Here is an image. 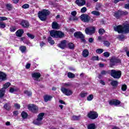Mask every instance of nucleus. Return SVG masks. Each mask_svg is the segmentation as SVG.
Listing matches in <instances>:
<instances>
[{
  "label": "nucleus",
  "instance_id": "nucleus-1",
  "mask_svg": "<svg viewBox=\"0 0 129 129\" xmlns=\"http://www.w3.org/2000/svg\"><path fill=\"white\" fill-rule=\"evenodd\" d=\"M115 32L119 34H127L129 33V24H123V25H118L114 27Z\"/></svg>",
  "mask_w": 129,
  "mask_h": 129
},
{
  "label": "nucleus",
  "instance_id": "nucleus-2",
  "mask_svg": "<svg viewBox=\"0 0 129 129\" xmlns=\"http://www.w3.org/2000/svg\"><path fill=\"white\" fill-rule=\"evenodd\" d=\"M49 14L50 12H49V11L47 10H43L38 12V17L41 21L44 22L46 20V17H47L48 15H49Z\"/></svg>",
  "mask_w": 129,
  "mask_h": 129
},
{
  "label": "nucleus",
  "instance_id": "nucleus-3",
  "mask_svg": "<svg viewBox=\"0 0 129 129\" xmlns=\"http://www.w3.org/2000/svg\"><path fill=\"white\" fill-rule=\"evenodd\" d=\"M50 35L53 38H63L64 33L61 31L52 30L50 32Z\"/></svg>",
  "mask_w": 129,
  "mask_h": 129
},
{
  "label": "nucleus",
  "instance_id": "nucleus-4",
  "mask_svg": "<svg viewBox=\"0 0 129 129\" xmlns=\"http://www.w3.org/2000/svg\"><path fill=\"white\" fill-rule=\"evenodd\" d=\"M28 109L34 114H37L38 111H39V107L35 104L29 105L28 106Z\"/></svg>",
  "mask_w": 129,
  "mask_h": 129
},
{
  "label": "nucleus",
  "instance_id": "nucleus-5",
  "mask_svg": "<svg viewBox=\"0 0 129 129\" xmlns=\"http://www.w3.org/2000/svg\"><path fill=\"white\" fill-rule=\"evenodd\" d=\"M87 117L90 119H96L98 117V113L94 111H90L87 115Z\"/></svg>",
  "mask_w": 129,
  "mask_h": 129
},
{
  "label": "nucleus",
  "instance_id": "nucleus-6",
  "mask_svg": "<svg viewBox=\"0 0 129 129\" xmlns=\"http://www.w3.org/2000/svg\"><path fill=\"white\" fill-rule=\"evenodd\" d=\"M111 76L113 77V78H116V79H118L120 78L121 76V72L119 71H116L115 70H112L111 71Z\"/></svg>",
  "mask_w": 129,
  "mask_h": 129
},
{
  "label": "nucleus",
  "instance_id": "nucleus-7",
  "mask_svg": "<svg viewBox=\"0 0 129 129\" xmlns=\"http://www.w3.org/2000/svg\"><path fill=\"white\" fill-rule=\"evenodd\" d=\"M61 91L63 94L67 95V96H70V95H72L73 94V92L71 90L64 87L61 88Z\"/></svg>",
  "mask_w": 129,
  "mask_h": 129
},
{
  "label": "nucleus",
  "instance_id": "nucleus-8",
  "mask_svg": "<svg viewBox=\"0 0 129 129\" xmlns=\"http://www.w3.org/2000/svg\"><path fill=\"white\" fill-rule=\"evenodd\" d=\"M85 33L87 35H92L95 33V27H91L86 28Z\"/></svg>",
  "mask_w": 129,
  "mask_h": 129
},
{
  "label": "nucleus",
  "instance_id": "nucleus-9",
  "mask_svg": "<svg viewBox=\"0 0 129 129\" xmlns=\"http://www.w3.org/2000/svg\"><path fill=\"white\" fill-rule=\"evenodd\" d=\"M80 19L81 21L84 22L85 23H88L90 21V17L87 14H83L81 16Z\"/></svg>",
  "mask_w": 129,
  "mask_h": 129
},
{
  "label": "nucleus",
  "instance_id": "nucleus-10",
  "mask_svg": "<svg viewBox=\"0 0 129 129\" xmlns=\"http://www.w3.org/2000/svg\"><path fill=\"white\" fill-rule=\"evenodd\" d=\"M109 104L110 105H114L115 106H117V105H119V104H120V101L117 99H113L109 101Z\"/></svg>",
  "mask_w": 129,
  "mask_h": 129
},
{
  "label": "nucleus",
  "instance_id": "nucleus-11",
  "mask_svg": "<svg viewBox=\"0 0 129 129\" xmlns=\"http://www.w3.org/2000/svg\"><path fill=\"white\" fill-rule=\"evenodd\" d=\"M74 36L75 38H77L78 39H82L83 42H85V40L83 39V38H84V36H83L82 33L80 32H76L74 33Z\"/></svg>",
  "mask_w": 129,
  "mask_h": 129
},
{
  "label": "nucleus",
  "instance_id": "nucleus-12",
  "mask_svg": "<svg viewBox=\"0 0 129 129\" xmlns=\"http://www.w3.org/2000/svg\"><path fill=\"white\" fill-rule=\"evenodd\" d=\"M110 62H111V65H113V66L116 65L117 63H119V62H120V60L115 57H112L110 59Z\"/></svg>",
  "mask_w": 129,
  "mask_h": 129
},
{
  "label": "nucleus",
  "instance_id": "nucleus-13",
  "mask_svg": "<svg viewBox=\"0 0 129 129\" xmlns=\"http://www.w3.org/2000/svg\"><path fill=\"white\" fill-rule=\"evenodd\" d=\"M3 107L6 110H7V111H10L12 109V105L10 102H7L4 105Z\"/></svg>",
  "mask_w": 129,
  "mask_h": 129
},
{
  "label": "nucleus",
  "instance_id": "nucleus-14",
  "mask_svg": "<svg viewBox=\"0 0 129 129\" xmlns=\"http://www.w3.org/2000/svg\"><path fill=\"white\" fill-rule=\"evenodd\" d=\"M76 4L79 6V7H82L86 4L85 0H76Z\"/></svg>",
  "mask_w": 129,
  "mask_h": 129
},
{
  "label": "nucleus",
  "instance_id": "nucleus-15",
  "mask_svg": "<svg viewBox=\"0 0 129 129\" xmlns=\"http://www.w3.org/2000/svg\"><path fill=\"white\" fill-rule=\"evenodd\" d=\"M66 45H67V41L66 40H63L58 44V47L61 48V49H64V48H66Z\"/></svg>",
  "mask_w": 129,
  "mask_h": 129
},
{
  "label": "nucleus",
  "instance_id": "nucleus-16",
  "mask_svg": "<svg viewBox=\"0 0 129 129\" xmlns=\"http://www.w3.org/2000/svg\"><path fill=\"white\" fill-rule=\"evenodd\" d=\"M32 76L33 78H35V79H39V78L41 77V74L40 73L35 72L32 74Z\"/></svg>",
  "mask_w": 129,
  "mask_h": 129
},
{
  "label": "nucleus",
  "instance_id": "nucleus-17",
  "mask_svg": "<svg viewBox=\"0 0 129 129\" xmlns=\"http://www.w3.org/2000/svg\"><path fill=\"white\" fill-rule=\"evenodd\" d=\"M52 98H53V97H52V96H50L48 95H45L43 96V99L45 102H48V101H50Z\"/></svg>",
  "mask_w": 129,
  "mask_h": 129
},
{
  "label": "nucleus",
  "instance_id": "nucleus-18",
  "mask_svg": "<svg viewBox=\"0 0 129 129\" xmlns=\"http://www.w3.org/2000/svg\"><path fill=\"white\" fill-rule=\"evenodd\" d=\"M0 80H7V74L0 71Z\"/></svg>",
  "mask_w": 129,
  "mask_h": 129
},
{
  "label": "nucleus",
  "instance_id": "nucleus-19",
  "mask_svg": "<svg viewBox=\"0 0 129 129\" xmlns=\"http://www.w3.org/2000/svg\"><path fill=\"white\" fill-rule=\"evenodd\" d=\"M21 25L22 26V27H23V28H28L29 26H30L29 22L25 20L21 22Z\"/></svg>",
  "mask_w": 129,
  "mask_h": 129
},
{
  "label": "nucleus",
  "instance_id": "nucleus-20",
  "mask_svg": "<svg viewBox=\"0 0 129 129\" xmlns=\"http://www.w3.org/2000/svg\"><path fill=\"white\" fill-rule=\"evenodd\" d=\"M45 115V113L44 112H41L38 115H37V120H43V118L44 117V116Z\"/></svg>",
  "mask_w": 129,
  "mask_h": 129
},
{
  "label": "nucleus",
  "instance_id": "nucleus-21",
  "mask_svg": "<svg viewBox=\"0 0 129 129\" xmlns=\"http://www.w3.org/2000/svg\"><path fill=\"white\" fill-rule=\"evenodd\" d=\"M88 55H89V51L87 49H84L82 52V55L84 58H86L88 57Z\"/></svg>",
  "mask_w": 129,
  "mask_h": 129
},
{
  "label": "nucleus",
  "instance_id": "nucleus-22",
  "mask_svg": "<svg viewBox=\"0 0 129 129\" xmlns=\"http://www.w3.org/2000/svg\"><path fill=\"white\" fill-rule=\"evenodd\" d=\"M21 115L23 119H26V118H27L28 116H29L28 113L26 112L25 111L22 112Z\"/></svg>",
  "mask_w": 129,
  "mask_h": 129
},
{
  "label": "nucleus",
  "instance_id": "nucleus-23",
  "mask_svg": "<svg viewBox=\"0 0 129 129\" xmlns=\"http://www.w3.org/2000/svg\"><path fill=\"white\" fill-rule=\"evenodd\" d=\"M16 34L17 37H22V35L24 34V30L19 29L16 32Z\"/></svg>",
  "mask_w": 129,
  "mask_h": 129
},
{
  "label": "nucleus",
  "instance_id": "nucleus-24",
  "mask_svg": "<svg viewBox=\"0 0 129 129\" xmlns=\"http://www.w3.org/2000/svg\"><path fill=\"white\" fill-rule=\"evenodd\" d=\"M33 123L36 125H41V124H43V122H42V120H39L38 119H36L33 121Z\"/></svg>",
  "mask_w": 129,
  "mask_h": 129
},
{
  "label": "nucleus",
  "instance_id": "nucleus-25",
  "mask_svg": "<svg viewBox=\"0 0 129 129\" xmlns=\"http://www.w3.org/2000/svg\"><path fill=\"white\" fill-rule=\"evenodd\" d=\"M113 15L116 18V19H118V18H119V17H120V16H121V11H119L117 12H115V13H114Z\"/></svg>",
  "mask_w": 129,
  "mask_h": 129
},
{
  "label": "nucleus",
  "instance_id": "nucleus-26",
  "mask_svg": "<svg viewBox=\"0 0 129 129\" xmlns=\"http://www.w3.org/2000/svg\"><path fill=\"white\" fill-rule=\"evenodd\" d=\"M88 129H95L96 128V126L95 125V123H90L87 126Z\"/></svg>",
  "mask_w": 129,
  "mask_h": 129
},
{
  "label": "nucleus",
  "instance_id": "nucleus-27",
  "mask_svg": "<svg viewBox=\"0 0 129 129\" xmlns=\"http://www.w3.org/2000/svg\"><path fill=\"white\" fill-rule=\"evenodd\" d=\"M24 94H26L28 97H31L33 94V93H32V91H28V90H25L24 91Z\"/></svg>",
  "mask_w": 129,
  "mask_h": 129
},
{
  "label": "nucleus",
  "instance_id": "nucleus-28",
  "mask_svg": "<svg viewBox=\"0 0 129 129\" xmlns=\"http://www.w3.org/2000/svg\"><path fill=\"white\" fill-rule=\"evenodd\" d=\"M52 29H56L58 30L59 29V25H58V23L57 22H53L52 24Z\"/></svg>",
  "mask_w": 129,
  "mask_h": 129
},
{
  "label": "nucleus",
  "instance_id": "nucleus-29",
  "mask_svg": "<svg viewBox=\"0 0 129 129\" xmlns=\"http://www.w3.org/2000/svg\"><path fill=\"white\" fill-rule=\"evenodd\" d=\"M20 50L22 53H26L27 51V47L25 46H21L20 47Z\"/></svg>",
  "mask_w": 129,
  "mask_h": 129
},
{
  "label": "nucleus",
  "instance_id": "nucleus-30",
  "mask_svg": "<svg viewBox=\"0 0 129 129\" xmlns=\"http://www.w3.org/2000/svg\"><path fill=\"white\" fill-rule=\"evenodd\" d=\"M81 115H73L72 117V120H80Z\"/></svg>",
  "mask_w": 129,
  "mask_h": 129
},
{
  "label": "nucleus",
  "instance_id": "nucleus-31",
  "mask_svg": "<svg viewBox=\"0 0 129 129\" xmlns=\"http://www.w3.org/2000/svg\"><path fill=\"white\" fill-rule=\"evenodd\" d=\"M112 86H113L115 88L117 87V85H118V82L117 81H112L110 83Z\"/></svg>",
  "mask_w": 129,
  "mask_h": 129
},
{
  "label": "nucleus",
  "instance_id": "nucleus-32",
  "mask_svg": "<svg viewBox=\"0 0 129 129\" xmlns=\"http://www.w3.org/2000/svg\"><path fill=\"white\" fill-rule=\"evenodd\" d=\"M87 94H88V93H87V92L83 93L82 92L80 94V96H81V97H82V98H84V97H86V96H87Z\"/></svg>",
  "mask_w": 129,
  "mask_h": 129
},
{
  "label": "nucleus",
  "instance_id": "nucleus-33",
  "mask_svg": "<svg viewBox=\"0 0 129 129\" xmlns=\"http://www.w3.org/2000/svg\"><path fill=\"white\" fill-rule=\"evenodd\" d=\"M121 89L122 91H126V89H127V86L125 84H123L121 86Z\"/></svg>",
  "mask_w": 129,
  "mask_h": 129
},
{
  "label": "nucleus",
  "instance_id": "nucleus-34",
  "mask_svg": "<svg viewBox=\"0 0 129 129\" xmlns=\"http://www.w3.org/2000/svg\"><path fill=\"white\" fill-rule=\"evenodd\" d=\"M48 43H49L50 45H54V44H55V41H54V40L52 39V38L51 37H49Z\"/></svg>",
  "mask_w": 129,
  "mask_h": 129
},
{
  "label": "nucleus",
  "instance_id": "nucleus-35",
  "mask_svg": "<svg viewBox=\"0 0 129 129\" xmlns=\"http://www.w3.org/2000/svg\"><path fill=\"white\" fill-rule=\"evenodd\" d=\"M17 91H18V89L12 87H11L9 90L10 93H14V92H17Z\"/></svg>",
  "mask_w": 129,
  "mask_h": 129
},
{
  "label": "nucleus",
  "instance_id": "nucleus-36",
  "mask_svg": "<svg viewBox=\"0 0 129 129\" xmlns=\"http://www.w3.org/2000/svg\"><path fill=\"white\" fill-rule=\"evenodd\" d=\"M68 46L69 48V49H74V44L73 43L70 42L68 44Z\"/></svg>",
  "mask_w": 129,
  "mask_h": 129
},
{
  "label": "nucleus",
  "instance_id": "nucleus-37",
  "mask_svg": "<svg viewBox=\"0 0 129 129\" xmlns=\"http://www.w3.org/2000/svg\"><path fill=\"white\" fill-rule=\"evenodd\" d=\"M92 99H93V95H92V94L89 95L87 97V100H88V101H91V100H92Z\"/></svg>",
  "mask_w": 129,
  "mask_h": 129
},
{
  "label": "nucleus",
  "instance_id": "nucleus-38",
  "mask_svg": "<svg viewBox=\"0 0 129 129\" xmlns=\"http://www.w3.org/2000/svg\"><path fill=\"white\" fill-rule=\"evenodd\" d=\"M68 77L69 78H74V77H75V75L70 72L68 74Z\"/></svg>",
  "mask_w": 129,
  "mask_h": 129
},
{
  "label": "nucleus",
  "instance_id": "nucleus-39",
  "mask_svg": "<svg viewBox=\"0 0 129 129\" xmlns=\"http://www.w3.org/2000/svg\"><path fill=\"white\" fill-rule=\"evenodd\" d=\"M103 49L101 48H98L96 50V52L97 54H101V53H103Z\"/></svg>",
  "mask_w": 129,
  "mask_h": 129
},
{
  "label": "nucleus",
  "instance_id": "nucleus-40",
  "mask_svg": "<svg viewBox=\"0 0 129 129\" xmlns=\"http://www.w3.org/2000/svg\"><path fill=\"white\" fill-rule=\"evenodd\" d=\"M91 14L92 15H94L95 16H100V13L99 12L95 11H92L91 12Z\"/></svg>",
  "mask_w": 129,
  "mask_h": 129
},
{
  "label": "nucleus",
  "instance_id": "nucleus-41",
  "mask_svg": "<svg viewBox=\"0 0 129 129\" xmlns=\"http://www.w3.org/2000/svg\"><path fill=\"white\" fill-rule=\"evenodd\" d=\"M0 28L1 29H5L6 28V23L0 22Z\"/></svg>",
  "mask_w": 129,
  "mask_h": 129
},
{
  "label": "nucleus",
  "instance_id": "nucleus-42",
  "mask_svg": "<svg viewBox=\"0 0 129 129\" xmlns=\"http://www.w3.org/2000/svg\"><path fill=\"white\" fill-rule=\"evenodd\" d=\"M11 86V83L10 82H7L4 85V87L7 89V88H9Z\"/></svg>",
  "mask_w": 129,
  "mask_h": 129
},
{
  "label": "nucleus",
  "instance_id": "nucleus-43",
  "mask_svg": "<svg viewBox=\"0 0 129 129\" xmlns=\"http://www.w3.org/2000/svg\"><path fill=\"white\" fill-rule=\"evenodd\" d=\"M8 18L6 17H0V22H4V21H7Z\"/></svg>",
  "mask_w": 129,
  "mask_h": 129
},
{
  "label": "nucleus",
  "instance_id": "nucleus-44",
  "mask_svg": "<svg viewBox=\"0 0 129 129\" xmlns=\"http://www.w3.org/2000/svg\"><path fill=\"white\" fill-rule=\"evenodd\" d=\"M92 60L93 61H98V60H99V58L98 57V56H94L92 57Z\"/></svg>",
  "mask_w": 129,
  "mask_h": 129
},
{
  "label": "nucleus",
  "instance_id": "nucleus-45",
  "mask_svg": "<svg viewBox=\"0 0 129 129\" xmlns=\"http://www.w3.org/2000/svg\"><path fill=\"white\" fill-rule=\"evenodd\" d=\"M6 7L9 11H11V10H12V5L11 4L6 5Z\"/></svg>",
  "mask_w": 129,
  "mask_h": 129
},
{
  "label": "nucleus",
  "instance_id": "nucleus-46",
  "mask_svg": "<svg viewBox=\"0 0 129 129\" xmlns=\"http://www.w3.org/2000/svg\"><path fill=\"white\" fill-rule=\"evenodd\" d=\"M105 31L103 29H100L99 30V33L100 35H103V33H104Z\"/></svg>",
  "mask_w": 129,
  "mask_h": 129
},
{
  "label": "nucleus",
  "instance_id": "nucleus-47",
  "mask_svg": "<svg viewBox=\"0 0 129 129\" xmlns=\"http://www.w3.org/2000/svg\"><path fill=\"white\" fill-rule=\"evenodd\" d=\"M27 35L29 38H30L31 39H34L35 38V36L33 35V34H30V33H27Z\"/></svg>",
  "mask_w": 129,
  "mask_h": 129
},
{
  "label": "nucleus",
  "instance_id": "nucleus-48",
  "mask_svg": "<svg viewBox=\"0 0 129 129\" xmlns=\"http://www.w3.org/2000/svg\"><path fill=\"white\" fill-rule=\"evenodd\" d=\"M103 55H104V57H106V58H108V57H109V52H105L103 53Z\"/></svg>",
  "mask_w": 129,
  "mask_h": 129
},
{
  "label": "nucleus",
  "instance_id": "nucleus-49",
  "mask_svg": "<svg viewBox=\"0 0 129 129\" xmlns=\"http://www.w3.org/2000/svg\"><path fill=\"white\" fill-rule=\"evenodd\" d=\"M14 106H15V107L17 108V109H20V108H21V105L18 103L15 104Z\"/></svg>",
  "mask_w": 129,
  "mask_h": 129
},
{
  "label": "nucleus",
  "instance_id": "nucleus-50",
  "mask_svg": "<svg viewBox=\"0 0 129 129\" xmlns=\"http://www.w3.org/2000/svg\"><path fill=\"white\" fill-rule=\"evenodd\" d=\"M87 11V9L86 7L83 8L81 10V13H85Z\"/></svg>",
  "mask_w": 129,
  "mask_h": 129
},
{
  "label": "nucleus",
  "instance_id": "nucleus-51",
  "mask_svg": "<svg viewBox=\"0 0 129 129\" xmlns=\"http://www.w3.org/2000/svg\"><path fill=\"white\" fill-rule=\"evenodd\" d=\"M30 6L28 4H25L22 6L23 9H29Z\"/></svg>",
  "mask_w": 129,
  "mask_h": 129
},
{
  "label": "nucleus",
  "instance_id": "nucleus-52",
  "mask_svg": "<svg viewBox=\"0 0 129 129\" xmlns=\"http://www.w3.org/2000/svg\"><path fill=\"white\" fill-rule=\"evenodd\" d=\"M104 45H105V46H106V47H108L109 46V45H110V43L108 41H105L104 42Z\"/></svg>",
  "mask_w": 129,
  "mask_h": 129
},
{
  "label": "nucleus",
  "instance_id": "nucleus-53",
  "mask_svg": "<svg viewBox=\"0 0 129 129\" xmlns=\"http://www.w3.org/2000/svg\"><path fill=\"white\" fill-rule=\"evenodd\" d=\"M10 31L11 32H15L16 31V27H14V26H12L10 29Z\"/></svg>",
  "mask_w": 129,
  "mask_h": 129
},
{
  "label": "nucleus",
  "instance_id": "nucleus-54",
  "mask_svg": "<svg viewBox=\"0 0 129 129\" xmlns=\"http://www.w3.org/2000/svg\"><path fill=\"white\" fill-rule=\"evenodd\" d=\"M5 92L0 91V98H3L5 96Z\"/></svg>",
  "mask_w": 129,
  "mask_h": 129
},
{
  "label": "nucleus",
  "instance_id": "nucleus-55",
  "mask_svg": "<svg viewBox=\"0 0 129 129\" xmlns=\"http://www.w3.org/2000/svg\"><path fill=\"white\" fill-rule=\"evenodd\" d=\"M107 74V72L105 71H102L101 72V75H106Z\"/></svg>",
  "mask_w": 129,
  "mask_h": 129
},
{
  "label": "nucleus",
  "instance_id": "nucleus-56",
  "mask_svg": "<svg viewBox=\"0 0 129 129\" xmlns=\"http://www.w3.org/2000/svg\"><path fill=\"white\" fill-rule=\"evenodd\" d=\"M13 114L14 115H15V116H17L19 114V111H13Z\"/></svg>",
  "mask_w": 129,
  "mask_h": 129
},
{
  "label": "nucleus",
  "instance_id": "nucleus-57",
  "mask_svg": "<svg viewBox=\"0 0 129 129\" xmlns=\"http://www.w3.org/2000/svg\"><path fill=\"white\" fill-rule=\"evenodd\" d=\"M77 14V13L76 12V11H73L71 13V15L72 16H73V17H75V16H76V14Z\"/></svg>",
  "mask_w": 129,
  "mask_h": 129
},
{
  "label": "nucleus",
  "instance_id": "nucleus-58",
  "mask_svg": "<svg viewBox=\"0 0 129 129\" xmlns=\"http://www.w3.org/2000/svg\"><path fill=\"white\" fill-rule=\"evenodd\" d=\"M6 88H5V87H4L3 88H2V89L0 90V91L1 92H4L5 93H6Z\"/></svg>",
  "mask_w": 129,
  "mask_h": 129
},
{
  "label": "nucleus",
  "instance_id": "nucleus-59",
  "mask_svg": "<svg viewBox=\"0 0 129 129\" xmlns=\"http://www.w3.org/2000/svg\"><path fill=\"white\" fill-rule=\"evenodd\" d=\"M45 45H46V44L43 42H41L40 43V47H44V46H45Z\"/></svg>",
  "mask_w": 129,
  "mask_h": 129
},
{
  "label": "nucleus",
  "instance_id": "nucleus-60",
  "mask_svg": "<svg viewBox=\"0 0 129 129\" xmlns=\"http://www.w3.org/2000/svg\"><path fill=\"white\" fill-rule=\"evenodd\" d=\"M30 67H31V64L27 63L26 66V69H29Z\"/></svg>",
  "mask_w": 129,
  "mask_h": 129
},
{
  "label": "nucleus",
  "instance_id": "nucleus-61",
  "mask_svg": "<svg viewBox=\"0 0 129 129\" xmlns=\"http://www.w3.org/2000/svg\"><path fill=\"white\" fill-rule=\"evenodd\" d=\"M71 20H73V21H77L78 18L75 16H74L73 18H71Z\"/></svg>",
  "mask_w": 129,
  "mask_h": 129
},
{
  "label": "nucleus",
  "instance_id": "nucleus-62",
  "mask_svg": "<svg viewBox=\"0 0 129 129\" xmlns=\"http://www.w3.org/2000/svg\"><path fill=\"white\" fill-rule=\"evenodd\" d=\"M121 15H127V14H128L127 12H126V11L123 12V11H121Z\"/></svg>",
  "mask_w": 129,
  "mask_h": 129
},
{
  "label": "nucleus",
  "instance_id": "nucleus-63",
  "mask_svg": "<svg viewBox=\"0 0 129 129\" xmlns=\"http://www.w3.org/2000/svg\"><path fill=\"white\" fill-rule=\"evenodd\" d=\"M125 8L129 10V3L125 5Z\"/></svg>",
  "mask_w": 129,
  "mask_h": 129
},
{
  "label": "nucleus",
  "instance_id": "nucleus-64",
  "mask_svg": "<svg viewBox=\"0 0 129 129\" xmlns=\"http://www.w3.org/2000/svg\"><path fill=\"white\" fill-rule=\"evenodd\" d=\"M64 85L67 87H69V86H71V84L66 83L64 84Z\"/></svg>",
  "mask_w": 129,
  "mask_h": 129
}]
</instances>
